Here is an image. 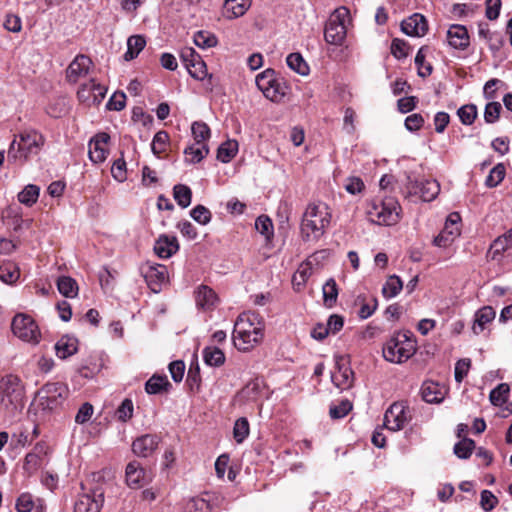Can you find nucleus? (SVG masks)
Returning <instances> with one entry per match:
<instances>
[{
	"label": "nucleus",
	"mask_w": 512,
	"mask_h": 512,
	"mask_svg": "<svg viewBox=\"0 0 512 512\" xmlns=\"http://www.w3.org/2000/svg\"><path fill=\"white\" fill-rule=\"evenodd\" d=\"M20 276L19 269L12 262L0 265V279L7 284L14 283Z\"/></svg>",
	"instance_id": "nucleus-44"
},
{
	"label": "nucleus",
	"mask_w": 512,
	"mask_h": 512,
	"mask_svg": "<svg viewBox=\"0 0 512 512\" xmlns=\"http://www.w3.org/2000/svg\"><path fill=\"white\" fill-rule=\"evenodd\" d=\"M94 413V408L89 402H85L81 405L75 416V422L77 424L87 423Z\"/></svg>",
	"instance_id": "nucleus-61"
},
{
	"label": "nucleus",
	"mask_w": 512,
	"mask_h": 512,
	"mask_svg": "<svg viewBox=\"0 0 512 512\" xmlns=\"http://www.w3.org/2000/svg\"><path fill=\"white\" fill-rule=\"evenodd\" d=\"M169 142V135L166 131L161 130L158 131L152 140L151 150L154 155L158 156L166 150L167 144Z\"/></svg>",
	"instance_id": "nucleus-46"
},
{
	"label": "nucleus",
	"mask_w": 512,
	"mask_h": 512,
	"mask_svg": "<svg viewBox=\"0 0 512 512\" xmlns=\"http://www.w3.org/2000/svg\"><path fill=\"white\" fill-rule=\"evenodd\" d=\"M13 334L22 341L37 344L41 333L35 321L26 314H17L11 324Z\"/></svg>",
	"instance_id": "nucleus-9"
},
{
	"label": "nucleus",
	"mask_w": 512,
	"mask_h": 512,
	"mask_svg": "<svg viewBox=\"0 0 512 512\" xmlns=\"http://www.w3.org/2000/svg\"><path fill=\"white\" fill-rule=\"evenodd\" d=\"M171 387L172 385L165 375H153L145 383V391L148 394H161L168 392Z\"/></svg>",
	"instance_id": "nucleus-31"
},
{
	"label": "nucleus",
	"mask_w": 512,
	"mask_h": 512,
	"mask_svg": "<svg viewBox=\"0 0 512 512\" xmlns=\"http://www.w3.org/2000/svg\"><path fill=\"white\" fill-rule=\"evenodd\" d=\"M497 504L498 499L491 491L483 490L481 492L480 506L484 511L489 512L493 510Z\"/></svg>",
	"instance_id": "nucleus-59"
},
{
	"label": "nucleus",
	"mask_w": 512,
	"mask_h": 512,
	"mask_svg": "<svg viewBox=\"0 0 512 512\" xmlns=\"http://www.w3.org/2000/svg\"><path fill=\"white\" fill-rule=\"evenodd\" d=\"M196 305L203 310H211L217 302V295L215 292L206 285H201L195 296Z\"/></svg>",
	"instance_id": "nucleus-27"
},
{
	"label": "nucleus",
	"mask_w": 512,
	"mask_h": 512,
	"mask_svg": "<svg viewBox=\"0 0 512 512\" xmlns=\"http://www.w3.org/2000/svg\"><path fill=\"white\" fill-rule=\"evenodd\" d=\"M169 372L175 382L182 381L185 372V363L182 360L171 362L169 364Z\"/></svg>",
	"instance_id": "nucleus-64"
},
{
	"label": "nucleus",
	"mask_w": 512,
	"mask_h": 512,
	"mask_svg": "<svg viewBox=\"0 0 512 512\" xmlns=\"http://www.w3.org/2000/svg\"><path fill=\"white\" fill-rule=\"evenodd\" d=\"M126 105V95L124 92H115L106 104L108 110L121 111Z\"/></svg>",
	"instance_id": "nucleus-58"
},
{
	"label": "nucleus",
	"mask_w": 512,
	"mask_h": 512,
	"mask_svg": "<svg viewBox=\"0 0 512 512\" xmlns=\"http://www.w3.org/2000/svg\"><path fill=\"white\" fill-rule=\"evenodd\" d=\"M110 140V135L106 132L97 133L94 137L89 141V159L95 163L99 164L106 160L108 155V150L106 148L108 142Z\"/></svg>",
	"instance_id": "nucleus-15"
},
{
	"label": "nucleus",
	"mask_w": 512,
	"mask_h": 512,
	"mask_svg": "<svg viewBox=\"0 0 512 512\" xmlns=\"http://www.w3.org/2000/svg\"><path fill=\"white\" fill-rule=\"evenodd\" d=\"M187 70L197 80H203L207 76L206 64L201 57L196 58L195 62L190 64V69Z\"/></svg>",
	"instance_id": "nucleus-57"
},
{
	"label": "nucleus",
	"mask_w": 512,
	"mask_h": 512,
	"mask_svg": "<svg viewBox=\"0 0 512 512\" xmlns=\"http://www.w3.org/2000/svg\"><path fill=\"white\" fill-rule=\"evenodd\" d=\"M496 312L491 306H484L479 309L475 314L474 325L472 327L473 332L478 335L484 329L486 324L492 322L495 319Z\"/></svg>",
	"instance_id": "nucleus-30"
},
{
	"label": "nucleus",
	"mask_w": 512,
	"mask_h": 512,
	"mask_svg": "<svg viewBox=\"0 0 512 512\" xmlns=\"http://www.w3.org/2000/svg\"><path fill=\"white\" fill-rule=\"evenodd\" d=\"M126 483L131 488H139L145 481V471L137 462H130L126 467Z\"/></svg>",
	"instance_id": "nucleus-28"
},
{
	"label": "nucleus",
	"mask_w": 512,
	"mask_h": 512,
	"mask_svg": "<svg viewBox=\"0 0 512 512\" xmlns=\"http://www.w3.org/2000/svg\"><path fill=\"white\" fill-rule=\"evenodd\" d=\"M179 250V243L175 236L162 234L154 244V251L160 258L167 259Z\"/></svg>",
	"instance_id": "nucleus-20"
},
{
	"label": "nucleus",
	"mask_w": 512,
	"mask_h": 512,
	"mask_svg": "<svg viewBox=\"0 0 512 512\" xmlns=\"http://www.w3.org/2000/svg\"><path fill=\"white\" fill-rule=\"evenodd\" d=\"M401 30L408 36H424L428 30L427 21L423 15L414 13L401 22Z\"/></svg>",
	"instance_id": "nucleus-19"
},
{
	"label": "nucleus",
	"mask_w": 512,
	"mask_h": 512,
	"mask_svg": "<svg viewBox=\"0 0 512 512\" xmlns=\"http://www.w3.org/2000/svg\"><path fill=\"white\" fill-rule=\"evenodd\" d=\"M330 221L331 213L326 205H308L300 227L302 239L306 242L317 241L328 228Z\"/></svg>",
	"instance_id": "nucleus-2"
},
{
	"label": "nucleus",
	"mask_w": 512,
	"mask_h": 512,
	"mask_svg": "<svg viewBox=\"0 0 512 512\" xmlns=\"http://www.w3.org/2000/svg\"><path fill=\"white\" fill-rule=\"evenodd\" d=\"M211 509L210 499L193 497L186 502L184 512H208Z\"/></svg>",
	"instance_id": "nucleus-43"
},
{
	"label": "nucleus",
	"mask_w": 512,
	"mask_h": 512,
	"mask_svg": "<svg viewBox=\"0 0 512 512\" xmlns=\"http://www.w3.org/2000/svg\"><path fill=\"white\" fill-rule=\"evenodd\" d=\"M217 42V37L209 32L198 31L194 35L195 45L203 49L214 47Z\"/></svg>",
	"instance_id": "nucleus-52"
},
{
	"label": "nucleus",
	"mask_w": 512,
	"mask_h": 512,
	"mask_svg": "<svg viewBox=\"0 0 512 512\" xmlns=\"http://www.w3.org/2000/svg\"><path fill=\"white\" fill-rule=\"evenodd\" d=\"M408 421L406 407L403 403L392 404L384 415V426L391 431L401 430Z\"/></svg>",
	"instance_id": "nucleus-14"
},
{
	"label": "nucleus",
	"mask_w": 512,
	"mask_h": 512,
	"mask_svg": "<svg viewBox=\"0 0 512 512\" xmlns=\"http://www.w3.org/2000/svg\"><path fill=\"white\" fill-rule=\"evenodd\" d=\"M238 144L236 141H226L222 143L217 150V159L223 163H228L236 155Z\"/></svg>",
	"instance_id": "nucleus-39"
},
{
	"label": "nucleus",
	"mask_w": 512,
	"mask_h": 512,
	"mask_svg": "<svg viewBox=\"0 0 512 512\" xmlns=\"http://www.w3.org/2000/svg\"><path fill=\"white\" fill-rule=\"evenodd\" d=\"M391 53L397 59H404L408 56V45L404 40L395 38L391 44Z\"/></svg>",
	"instance_id": "nucleus-62"
},
{
	"label": "nucleus",
	"mask_w": 512,
	"mask_h": 512,
	"mask_svg": "<svg viewBox=\"0 0 512 512\" xmlns=\"http://www.w3.org/2000/svg\"><path fill=\"white\" fill-rule=\"evenodd\" d=\"M510 248H512V228L491 243L487 257L496 260L498 256Z\"/></svg>",
	"instance_id": "nucleus-26"
},
{
	"label": "nucleus",
	"mask_w": 512,
	"mask_h": 512,
	"mask_svg": "<svg viewBox=\"0 0 512 512\" xmlns=\"http://www.w3.org/2000/svg\"><path fill=\"white\" fill-rule=\"evenodd\" d=\"M173 196L177 204L182 208H187L191 204L192 191L184 184L174 186Z\"/></svg>",
	"instance_id": "nucleus-37"
},
{
	"label": "nucleus",
	"mask_w": 512,
	"mask_h": 512,
	"mask_svg": "<svg viewBox=\"0 0 512 512\" xmlns=\"http://www.w3.org/2000/svg\"><path fill=\"white\" fill-rule=\"evenodd\" d=\"M415 351V342L409 332H398L385 343L383 357L391 363H402L412 357Z\"/></svg>",
	"instance_id": "nucleus-4"
},
{
	"label": "nucleus",
	"mask_w": 512,
	"mask_h": 512,
	"mask_svg": "<svg viewBox=\"0 0 512 512\" xmlns=\"http://www.w3.org/2000/svg\"><path fill=\"white\" fill-rule=\"evenodd\" d=\"M287 65L289 68L294 70L295 72L306 75L308 73V66L304 61L303 57L299 53H291L287 56L286 59Z\"/></svg>",
	"instance_id": "nucleus-49"
},
{
	"label": "nucleus",
	"mask_w": 512,
	"mask_h": 512,
	"mask_svg": "<svg viewBox=\"0 0 512 512\" xmlns=\"http://www.w3.org/2000/svg\"><path fill=\"white\" fill-rule=\"evenodd\" d=\"M203 360L206 365L220 367L225 363L224 352L215 346H207L203 349Z\"/></svg>",
	"instance_id": "nucleus-33"
},
{
	"label": "nucleus",
	"mask_w": 512,
	"mask_h": 512,
	"mask_svg": "<svg viewBox=\"0 0 512 512\" xmlns=\"http://www.w3.org/2000/svg\"><path fill=\"white\" fill-rule=\"evenodd\" d=\"M48 453V447L44 443H37L33 450L24 458L23 471L31 477L43 465L44 458Z\"/></svg>",
	"instance_id": "nucleus-16"
},
{
	"label": "nucleus",
	"mask_w": 512,
	"mask_h": 512,
	"mask_svg": "<svg viewBox=\"0 0 512 512\" xmlns=\"http://www.w3.org/2000/svg\"><path fill=\"white\" fill-rule=\"evenodd\" d=\"M44 145V137L35 130L24 131L19 135V142L14 139L8 149V159H27L39 153Z\"/></svg>",
	"instance_id": "nucleus-5"
},
{
	"label": "nucleus",
	"mask_w": 512,
	"mask_h": 512,
	"mask_svg": "<svg viewBox=\"0 0 512 512\" xmlns=\"http://www.w3.org/2000/svg\"><path fill=\"white\" fill-rule=\"evenodd\" d=\"M264 337V324L256 314L240 315L234 325L233 342L240 351H249Z\"/></svg>",
	"instance_id": "nucleus-1"
},
{
	"label": "nucleus",
	"mask_w": 512,
	"mask_h": 512,
	"mask_svg": "<svg viewBox=\"0 0 512 512\" xmlns=\"http://www.w3.org/2000/svg\"><path fill=\"white\" fill-rule=\"evenodd\" d=\"M209 153L206 143L196 145V143L184 149L185 161L189 164H196L202 161Z\"/></svg>",
	"instance_id": "nucleus-32"
},
{
	"label": "nucleus",
	"mask_w": 512,
	"mask_h": 512,
	"mask_svg": "<svg viewBox=\"0 0 512 512\" xmlns=\"http://www.w3.org/2000/svg\"><path fill=\"white\" fill-rule=\"evenodd\" d=\"M58 358L67 359L78 351V340L70 335L62 336L54 346Z\"/></svg>",
	"instance_id": "nucleus-24"
},
{
	"label": "nucleus",
	"mask_w": 512,
	"mask_h": 512,
	"mask_svg": "<svg viewBox=\"0 0 512 512\" xmlns=\"http://www.w3.org/2000/svg\"><path fill=\"white\" fill-rule=\"evenodd\" d=\"M351 409V402L349 400H342L338 405L330 407L329 414L333 419H340L345 417Z\"/></svg>",
	"instance_id": "nucleus-56"
},
{
	"label": "nucleus",
	"mask_w": 512,
	"mask_h": 512,
	"mask_svg": "<svg viewBox=\"0 0 512 512\" xmlns=\"http://www.w3.org/2000/svg\"><path fill=\"white\" fill-rule=\"evenodd\" d=\"M447 388L434 381H425L421 387L422 399L427 403H440L447 394Z\"/></svg>",
	"instance_id": "nucleus-21"
},
{
	"label": "nucleus",
	"mask_w": 512,
	"mask_h": 512,
	"mask_svg": "<svg viewBox=\"0 0 512 512\" xmlns=\"http://www.w3.org/2000/svg\"><path fill=\"white\" fill-rule=\"evenodd\" d=\"M40 194V188L36 185L29 184L24 187V189L19 192L18 200L21 204H24L28 207L32 206L38 200Z\"/></svg>",
	"instance_id": "nucleus-38"
},
{
	"label": "nucleus",
	"mask_w": 512,
	"mask_h": 512,
	"mask_svg": "<svg viewBox=\"0 0 512 512\" xmlns=\"http://www.w3.org/2000/svg\"><path fill=\"white\" fill-rule=\"evenodd\" d=\"M34 508L33 496L30 493H22L16 501L17 512H31Z\"/></svg>",
	"instance_id": "nucleus-60"
},
{
	"label": "nucleus",
	"mask_w": 512,
	"mask_h": 512,
	"mask_svg": "<svg viewBox=\"0 0 512 512\" xmlns=\"http://www.w3.org/2000/svg\"><path fill=\"white\" fill-rule=\"evenodd\" d=\"M146 45V41L141 35L130 36L127 40V51L124 54L125 60L129 61L138 56Z\"/></svg>",
	"instance_id": "nucleus-35"
},
{
	"label": "nucleus",
	"mask_w": 512,
	"mask_h": 512,
	"mask_svg": "<svg viewBox=\"0 0 512 512\" xmlns=\"http://www.w3.org/2000/svg\"><path fill=\"white\" fill-rule=\"evenodd\" d=\"M119 420L127 421L133 415V402L130 399H124L116 411Z\"/></svg>",
	"instance_id": "nucleus-63"
},
{
	"label": "nucleus",
	"mask_w": 512,
	"mask_h": 512,
	"mask_svg": "<svg viewBox=\"0 0 512 512\" xmlns=\"http://www.w3.org/2000/svg\"><path fill=\"white\" fill-rule=\"evenodd\" d=\"M144 277L149 287L154 292H157L161 284L167 279V269L164 265L160 264L149 266Z\"/></svg>",
	"instance_id": "nucleus-23"
},
{
	"label": "nucleus",
	"mask_w": 512,
	"mask_h": 512,
	"mask_svg": "<svg viewBox=\"0 0 512 512\" xmlns=\"http://www.w3.org/2000/svg\"><path fill=\"white\" fill-rule=\"evenodd\" d=\"M69 396V389L61 382L46 383L36 393L43 410H55L61 407Z\"/></svg>",
	"instance_id": "nucleus-7"
},
{
	"label": "nucleus",
	"mask_w": 512,
	"mask_h": 512,
	"mask_svg": "<svg viewBox=\"0 0 512 512\" xmlns=\"http://www.w3.org/2000/svg\"><path fill=\"white\" fill-rule=\"evenodd\" d=\"M475 449V442L472 439L464 438L454 445V453L460 459H467Z\"/></svg>",
	"instance_id": "nucleus-47"
},
{
	"label": "nucleus",
	"mask_w": 512,
	"mask_h": 512,
	"mask_svg": "<svg viewBox=\"0 0 512 512\" xmlns=\"http://www.w3.org/2000/svg\"><path fill=\"white\" fill-rule=\"evenodd\" d=\"M160 438L155 434H145L132 443V451L139 457H149L157 449Z\"/></svg>",
	"instance_id": "nucleus-18"
},
{
	"label": "nucleus",
	"mask_w": 512,
	"mask_h": 512,
	"mask_svg": "<svg viewBox=\"0 0 512 512\" xmlns=\"http://www.w3.org/2000/svg\"><path fill=\"white\" fill-rule=\"evenodd\" d=\"M24 385L21 379L8 374L0 379V406L9 414H15L24 406Z\"/></svg>",
	"instance_id": "nucleus-3"
},
{
	"label": "nucleus",
	"mask_w": 512,
	"mask_h": 512,
	"mask_svg": "<svg viewBox=\"0 0 512 512\" xmlns=\"http://www.w3.org/2000/svg\"><path fill=\"white\" fill-rule=\"evenodd\" d=\"M323 300L324 304L327 307H332L337 300L338 297V288L335 280L330 278L323 285Z\"/></svg>",
	"instance_id": "nucleus-42"
},
{
	"label": "nucleus",
	"mask_w": 512,
	"mask_h": 512,
	"mask_svg": "<svg viewBox=\"0 0 512 512\" xmlns=\"http://www.w3.org/2000/svg\"><path fill=\"white\" fill-rule=\"evenodd\" d=\"M191 131L196 145L206 143V140L210 138V128L204 122H194Z\"/></svg>",
	"instance_id": "nucleus-45"
},
{
	"label": "nucleus",
	"mask_w": 512,
	"mask_h": 512,
	"mask_svg": "<svg viewBox=\"0 0 512 512\" xmlns=\"http://www.w3.org/2000/svg\"><path fill=\"white\" fill-rule=\"evenodd\" d=\"M277 80L276 73L273 69H266L256 77V85L265 97H275V90L271 91V87Z\"/></svg>",
	"instance_id": "nucleus-29"
},
{
	"label": "nucleus",
	"mask_w": 512,
	"mask_h": 512,
	"mask_svg": "<svg viewBox=\"0 0 512 512\" xmlns=\"http://www.w3.org/2000/svg\"><path fill=\"white\" fill-rule=\"evenodd\" d=\"M335 362L336 370L331 375L332 382L342 391L351 388L354 383V372L349 366V361L344 356H335Z\"/></svg>",
	"instance_id": "nucleus-12"
},
{
	"label": "nucleus",
	"mask_w": 512,
	"mask_h": 512,
	"mask_svg": "<svg viewBox=\"0 0 512 512\" xmlns=\"http://www.w3.org/2000/svg\"><path fill=\"white\" fill-rule=\"evenodd\" d=\"M502 106L499 102H489L484 110V119L486 123H495L500 116Z\"/></svg>",
	"instance_id": "nucleus-55"
},
{
	"label": "nucleus",
	"mask_w": 512,
	"mask_h": 512,
	"mask_svg": "<svg viewBox=\"0 0 512 512\" xmlns=\"http://www.w3.org/2000/svg\"><path fill=\"white\" fill-rule=\"evenodd\" d=\"M400 209L398 202L394 198L388 197L372 201L367 214L373 223L389 226L399 221Z\"/></svg>",
	"instance_id": "nucleus-6"
},
{
	"label": "nucleus",
	"mask_w": 512,
	"mask_h": 512,
	"mask_svg": "<svg viewBox=\"0 0 512 512\" xmlns=\"http://www.w3.org/2000/svg\"><path fill=\"white\" fill-rule=\"evenodd\" d=\"M349 15V11L345 7L336 9L329 17L325 30L324 38L327 43L332 45H342L346 35V18Z\"/></svg>",
	"instance_id": "nucleus-8"
},
{
	"label": "nucleus",
	"mask_w": 512,
	"mask_h": 512,
	"mask_svg": "<svg viewBox=\"0 0 512 512\" xmlns=\"http://www.w3.org/2000/svg\"><path fill=\"white\" fill-rule=\"evenodd\" d=\"M251 6V0H225L223 16L227 19H235L243 16Z\"/></svg>",
	"instance_id": "nucleus-25"
},
{
	"label": "nucleus",
	"mask_w": 512,
	"mask_h": 512,
	"mask_svg": "<svg viewBox=\"0 0 512 512\" xmlns=\"http://www.w3.org/2000/svg\"><path fill=\"white\" fill-rule=\"evenodd\" d=\"M407 189L410 194L419 195L423 201L434 200L440 192V185L434 179L412 180L408 177Z\"/></svg>",
	"instance_id": "nucleus-11"
},
{
	"label": "nucleus",
	"mask_w": 512,
	"mask_h": 512,
	"mask_svg": "<svg viewBox=\"0 0 512 512\" xmlns=\"http://www.w3.org/2000/svg\"><path fill=\"white\" fill-rule=\"evenodd\" d=\"M190 216L194 221L201 225H206L211 221V212L203 205H196L190 212Z\"/></svg>",
	"instance_id": "nucleus-54"
},
{
	"label": "nucleus",
	"mask_w": 512,
	"mask_h": 512,
	"mask_svg": "<svg viewBox=\"0 0 512 512\" xmlns=\"http://www.w3.org/2000/svg\"><path fill=\"white\" fill-rule=\"evenodd\" d=\"M57 288L59 293L67 298L76 297L78 294V284L69 276L59 277L57 280Z\"/></svg>",
	"instance_id": "nucleus-36"
},
{
	"label": "nucleus",
	"mask_w": 512,
	"mask_h": 512,
	"mask_svg": "<svg viewBox=\"0 0 512 512\" xmlns=\"http://www.w3.org/2000/svg\"><path fill=\"white\" fill-rule=\"evenodd\" d=\"M249 435V423L246 418H239L233 428V436L237 443H242Z\"/></svg>",
	"instance_id": "nucleus-53"
},
{
	"label": "nucleus",
	"mask_w": 512,
	"mask_h": 512,
	"mask_svg": "<svg viewBox=\"0 0 512 512\" xmlns=\"http://www.w3.org/2000/svg\"><path fill=\"white\" fill-rule=\"evenodd\" d=\"M255 228L267 241L271 240L273 237V224L268 216H259L255 221Z\"/></svg>",
	"instance_id": "nucleus-48"
},
{
	"label": "nucleus",
	"mask_w": 512,
	"mask_h": 512,
	"mask_svg": "<svg viewBox=\"0 0 512 512\" xmlns=\"http://www.w3.org/2000/svg\"><path fill=\"white\" fill-rule=\"evenodd\" d=\"M505 172H506V169H505L504 164H502V163L497 164L490 171L489 175L486 178L485 184L490 188L496 187L503 181V179L505 177Z\"/></svg>",
	"instance_id": "nucleus-51"
},
{
	"label": "nucleus",
	"mask_w": 512,
	"mask_h": 512,
	"mask_svg": "<svg viewBox=\"0 0 512 512\" xmlns=\"http://www.w3.org/2000/svg\"><path fill=\"white\" fill-rule=\"evenodd\" d=\"M457 114L463 125H471L477 117V108L474 104L463 105L458 109Z\"/></svg>",
	"instance_id": "nucleus-50"
},
{
	"label": "nucleus",
	"mask_w": 512,
	"mask_h": 512,
	"mask_svg": "<svg viewBox=\"0 0 512 512\" xmlns=\"http://www.w3.org/2000/svg\"><path fill=\"white\" fill-rule=\"evenodd\" d=\"M104 503V490L91 488L80 494L74 504V512H100Z\"/></svg>",
	"instance_id": "nucleus-10"
},
{
	"label": "nucleus",
	"mask_w": 512,
	"mask_h": 512,
	"mask_svg": "<svg viewBox=\"0 0 512 512\" xmlns=\"http://www.w3.org/2000/svg\"><path fill=\"white\" fill-rule=\"evenodd\" d=\"M107 92V88L100 83H97L94 79L81 85L77 92L78 99L87 104L99 105L104 99Z\"/></svg>",
	"instance_id": "nucleus-13"
},
{
	"label": "nucleus",
	"mask_w": 512,
	"mask_h": 512,
	"mask_svg": "<svg viewBox=\"0 0 512 512\" xmlns=\"http://www.w3.org/2000/svg\"><path fill=\"white\" fill-rule=\"evenodd\" d=\"M403 288V282L397 275L390 276L382 288V294L385 298L397 296Z\"/></svg>",
	"instance_id": "nucleus-40"
},
{
	"label": "nucleus",
	"mask_w": 512,
	"mask_h": 512,
	"mask_svg": "<svg viewBox=\"0 0 512 512\" xmlns=\"http://www.w3.org/2000/svg\"><path fill=\"white\" fill-rule=\"evenodd\" d=\"M92 67L91 59L83 54L77 55L66 69V79L75 84L80 78L86 76Z\"/></svg>",
	"instance_id": "nucleus-17"
},
{
	"label": "nucleus",
	"mask_w": 512,
	"mask_h": 512,
	"mask_svg": "<svg viewBox=\"0 0 512 512\" xmlns=\"http://www.w3.org/2000/svg\"><path fill=\"white\" fill-rule=\"evenodd\" d=\"M448 43L455 49L464 50L469 46V35L465 26L454 24L447 31Z\"/></svg>",
	"instance_id": "nucleus-22"
},
{
	"label": "nucleus",
	"mask_w": 512,
	"mask_h": 512,
	"mask_svg": "<svg viewBox=\"0 0 512 512\" xmlns=\"http://www.w3.org/2000/svg\"><path fill=\"white\" fill-rule=\"evenodd\" d=\"M460 235V228L444 225L442 231L434 238L433 244L438 247H448L457 236Z\"/></svg>",
	"instance_id": "nucleus-34"
},
{
	"label": "nucleus",
	"mask_w": 512,
	"mask_h": 512,
	"mask_svg": "<svg viewBox=\"0 0 512 512\" xmlns=\"http://www.w3.org/2000/svg\"><path fill=\"white\" fill-rule=\"evenodd\" d=\"M509 385L506 383H501L497 387H495L489 395L490 402L494 406H501L507 402L509 396Z\"/></svg>",
	"instance_id": "nucleus-41"
}]
</instances>
